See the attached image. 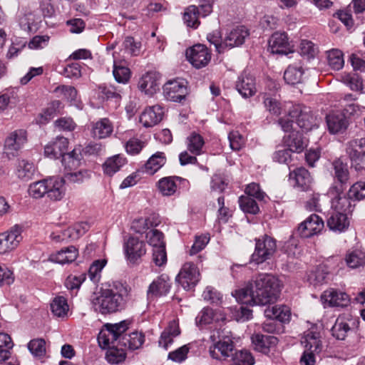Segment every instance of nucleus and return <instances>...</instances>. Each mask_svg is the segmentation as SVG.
<instances>
[{"label": "nucleus", "instance_id": "1", "mask_svg": "<svg viewBox=\"0 0 365 365\" xmlns=\"http://www.w3.org/2000/svg\"><path fill=\"white\" fill-rule=\"evenodd\" d=\"M279 292V281L277 277L259 274L245 287L236 290L233 295L242 304L264 306L275 302Z\"/></svg>", "mask_w": 365, "mask_h": 365}, {"label": "nucleus", "instance_id": "2", "mask_svg": "<svg viewBox=\"0 0 365 365\" xmlns=\"http://www.w3.org/2000/svg\"><path fill=\"white\" fill-rule=\"evenodd\" d=\"M255 247L251 255V262L262 264L271 259L277 252V240L267 235L255 239Z\"/></svg>", "mask_w": 365, "mask_h": 365}, {"label": "nucleus", "instance_id": "3", "mask_svg": "<svg viewBox=\"0 0 365 365\" xmlns=\"http://www.w3.org/2000/svg\"><path fill=\"white\" fill-rule=\"evenodd\" d=\"M123 249L125 260L129 266L140 264L147 252L145 241L131 235L124 237Z\"/></svg>", "mask_w": 365, "mask_h": 365}, {"label": "nucleus", "instance_id": "4", "mask_svg": "<svg viewBox=\"0 0 365 365\" xmlns=\"http://www.w3.org/2000/svg\"><path fill=\"white\" fill-rule=\"evenodd\" d=\"M331 166L335 182L329 187L328 195H339L344 191L349 183V166L347 163L344 162L341 158L334 160Z\"/></svg>", "mask_w": 365, "mask_h": 365}, {"label": "nucleus", "instance_id": "5", "mask_svg": "<svg viewBox=\"0 0 365 365\" xmlns=\"http://www.w3.org/2000/svg\"><path fill=\"white\" fill-rule=\"evenodd\" d=\"M91 302L93 309L102 314L114 312V294L110 284L103 283L98 294H94Z\"/></svg>", "mask_w": 365, "mask_h": 365}, {"label": "nucleus", "instance_id": "6", "mask_svg": "<svg viewBox=\"0 0 365 365\" xmlns=\"http://www.w3.org/2000/svg\"><path fill=\"white\" fill-rule=\"evenodd\" d=\"M210 340L212 344L209 347V353L212 359L222 361L234 356L235 344L229 336L217 337L212 334Z\"/></svg>", "mask_w": 365, "mask_h": 365}, {"label": "nucleus", "instance_id": "7", "mask_svg": "<svg viewBox=\"0 0 365 365\" xmlns=\"http://www.w3.org/2000/svg\"><path fill=\"white\" fill-rule=\"evenodd\" d=\"M145 341V335L142 332L133 331L125 334L120 342L115 344V364L125 361L126 349L135 350L141 347Z\"/></svg>", "mask_w": 365, "mask_h": 365}, {"label": "nucleus", "instance_id": "8", "mask_svg": "<svg viewBox=\"0 0 365 365\" xmlns=\"http://www.w3.org/2000/svg\"><path fill=\"white\" fill-rule=\"evenodd\" d=\"M28 141L27 131L16 129L8 134L4 140V153L8 158L17 156Z\"/></svg>", "mask_w": 365, "mask_h": 365}, {"label": "nucleus", "instance_id": "9", "mask_svg": "<svg viewBox=\"0 0 365 365\" xmlns=\"http://www.w3.org/2000/svg\"><path fill=\"white\" fill-rule=\"evenodd\" d=\"M289 115L292 118H295V123L305 132L318 126V120L309 107L303 105L294 106L289 110Z\"/></svg>", "mask_w": 365, "mask_h": 365}, {"label": "nucleus", "instance_id": "10", "mask_svg": "<svg viewBox=\"0 0 365 365\" xmlns=\"http://www.w3.org/2000/svg\"><path fill=\"white\" fill-rule=\"evenodd\" d=\"M97 341L99 347L106 350L108 362L114 364V324H105L98 333Z\"/></svg>", "mask_w": 365, "mask_h": 365}, {"label": "nucleus", "instance_id": "11", "mask_svg": "<svg viewBox=\"0 0 365 365\" xmlns=\"http://www.w3.org/2000/svg\"><path fill=\"white\" fill-rule=\"evenodd\" d=\"M23 227L15 225L6 232L0 233V255L8 253L16 249L22 240Z\"/></svg>", "mask_w": 365, "mask_h": 365}, {"label": "nucleus", "instance_id": "12", "mask_svg": "<svg viewBox=\"0 0 365 365\" xmlns=\"http://www.w3.org/2000/svg\"><path fill=\"white\" fill-rule=\"evenodd\" d=\"M176 282L185 290L195 287L200 280V272L197 266L192 262H186L176 276Z\"/></svg>", "mask_w": 365, "mask_h": 365}, {"label": "nucleus", "instance_id": "13", "mask_svg": "<svg viewBox=\"0 0 365 365\" xmlns=\"http://www.w3.org/2000/svg\"><path fill=\"white\" fill-rule=\"evenodd\" d=\"M185 55L187 61L196 68L206 66L211 59L207 48L200 43L187 48Z\"/></svg>", "mask_w": 365, "mask_h": 365}, {"label": "nucleus", "instance_id": "14", "mask_svg": "<svg viewBox=\"0 0 365 365\" xmlns=\"http://www.w3.org/2000/svg\"><path fill=\"white\" fill-rule=\"evenodd\" d=\"M348 153L356 170L365 169V138L351 140L349 143Z\"/></svg>", "mask_w": 365, "mask_h": 365}, {"label": "nucleus", "instance_id": "15", "mask_svg": "<svg viewBox=\"0 0 365 365\" xmlns=\"http://www.w3.org/2000/svg\"><path fill=\"white\" fill-rule=\"evenodd\" d=\"M187 93V86L182 79L169 81L163 86V94L168 101L182 103Z\"/></svg>", "mask_w": 365, "mask_h": 365}, {"label": "nucleus", "instance_id": "16", "mask_svg": "<svg viewBox=\"0 0 365 365\" xmlns=\"http://www.w3.org/2000/svg\"><path fill=\"white\" fill-rule=\"evenodd\" d=\"M324 227V220L319 215L312 214L299 225L297 232L300 237L308 238L319 233Z\"/></svg>", "mask_w": 365, "mask_h": 365}, {"label": "nucleus", "instance_id": "17", "mask_svg": "<svg viewBox=\"0 0 365 365\" xmlns=\"http://www.w3.org/2000/svg\"><path fill=\"white\" fill-rule=\"evenodd\" d=\"M252 344L255 351L267 355L277 346L279 340L272 335L254 334L251 336Z\"/></svg>", "mask_w": 365, "mask_h": 365}, {"label": "nucleus", "instance_id": "18", "mask_svg": "<svg viewBox=\"0 0 365 365\" xmlns=\"http://www.w3.org/2000/svg\"><path fill=\"white\" fill-rule=\"evenodd\" d=\"M321 298L324 307H346L351 301L346 293L334 289L325 291Z\"/></svg>", "mask_w": 365, "mask_h": 365}, {"label": "nucleus", "instance_id": "19", "mask_svg": "<svg viewBox=\"0 0 365 365\" xmlns=\"http://www.w3.org/2000/svg\"><path fill=\"white\" fill-rule=\"evenodd\" d=\"M235 88L239 93L245 98L253 96L256 92L255 78L244 71L236 81Z\"/></svg>", "mask_w": 365, "mask_h": 365}, {"label": "nucleus", "instance_id": "20", "mask_svg": "<svg viewBox=\"0 0 365 365\" xmlns=\"http://www.w3.org/2000/svg\"><path fill=\"white\" fill-rule=\"evenodd\" d=\"M269 46L272 53L287 55L292 52V47L285 33L276 32L269 40Z\"/></svg>", "mask_w": 365, "mask_h": 365}, {"label": "nucleus", "instance_id": "21", "mask_svg": "<svg viewBox=\"0 0 365 365\" xmlns=\"http://www.w3.org/2000/svg\"><path fill=\"white\" fill-rule=\"evenodd\" d=\"M160 75L156 71H149L139 80L138 88L147 95L152 96L159 90Z\"/></svg>", "mask_w": 365, "mask_h": 365}, {"label": "nucleus", "instance_id": "22", "mask_svg": "<svg viewBox=\"0 0 365 365\" xmlns=\"http://www.w3.org/2000/svg\"><path fill=\"white\" fill-rule=\"evenodd\" d=\"M68 145V140L66 138L58 136L45 146V155L51 159H58L66 153Z\"/></svg>", "mask_w": 365, "mask_h": 365}, {"label": "nucleus", "instance_id": "23", "mask_svg": "<svg viewBox=\"0 0 365 365\" xmlns=\"http://www.w3.org/2000/svg\"><path fill=\"white\" fill-rule=\"evenodd\" d=\"M289 180L294 181V186L302 191L308 190L312 183V178L309 172L304 168L300 167L291 171Z\"/></svg>", "mask_w": 365, "mask_h": 365}, {"label": "nucleus", "instance_id": "24", "mask_svg": "<svg viewBox=\"0 0 365 365\" xmlns=\"http://www.w3.org/2000/svg\"><path fill=\"white\" fill-rule=\"evenodd\" d=\"M163 115V108L159 105H155L143 112L140 121L145 128L153 127L162 120Z\"/></svg>", "mask_w": 365, "mask_h": 365}, {"label": "nucleus", "instance_id": "25", "mask_svg": "<svg viewBox=\"0 0 365 365\" xmlns=\"http://www.w3.org/2000/svg\"><path fill=\"white\" fill-rule=\"evenodd\" d=\"M65 179L59 177H52L48 179L47 196L51 200L59 201L65 195Z\"/></svg>", "mask_w": 365, "mask_h": 365}, {"label": "nucleus", "instance_id": "26", "mask_svg": "<svg viewBox=\"0 0 365 365\" xmlns=\"http://www.w3.org/2000/svg\"><path fill=\"white\" fill-rule=\"evenodd\" d=\"M329 131L332 134L343 133L348 127L349 122L344 113H335L327 115Z\"/></svg>", "mask_w": 365, "mask_h": 365}, {"label": "nucleus", "instance_id": "27", "mask_svg": "<svg viewBox=\"0 0 365 365\" xmlns=\"http://www.w3.org/2000/svg\"><path fill=\"white\" fill-rule=\"evenodd\" d=\"M170 282L168 276L162 274L154 280L149 286L148 296H162L168 293Z\"/></svg>", "mask_w": 365, "mask_h": 365}, {"label": "nucleus", "instance_id": "28", "mask_svg": "<svg viewBox=\"0 0 365 365\" xmlns=\"http://www.w3.org/2000/svg\"><path fill=\"white\" fill-rule=\"evenodd\" d=\"M249 36L248 30L245 26H237L225 38V48H232L235 46H241Z\"/></svg>", "mask_w": 365, "mask_h": 365}, {"label": "nucleus", "instance_id": "29", "mask_svg": "<svg viewBox=\"0 0 365 365\" xmlns=\"http://www.w3.org/2000/svg\"><path fill=\"white\" fill-rule=\"evenodd\" d=\"M36 172L35 165L29 160H18L15 174L16 177L23 181H29L32 179Z\"/></svg>", "mask_w": 365, "mask_h": 365}, {"label": "nucleus", "instance_id": "30", "mask_svg": "<svg viewBox=\"0 0 365 365\" xmlns=\"http://www.w3.org/2000/svg\"><path fill=\"white\" fill-rule=\"evenodd\" d=\"M349 225L346 214L333 211L327 219V226L333 231H345Z\"/></svg>", "mask_w": 365, "mask_h": 365}, {"label": "nucleus", "instance_id": "31", "mask_svg": "<svg viewBox=\"0 0 365 365\" xmlns=\"http://www.w3.org/2000/svg\"><path fill=\"white\" fill-rule=\"evenodd\" d=\"M284 143L292 153H301L306 147L302 134L299 132H292L284 137Z\"/></svg>", "mask_w": 365, "mask_h": 365}, {"label": "nucleus", "instance_id": "32", "mask_svg": "<svg viewBox=\"0 0 365 365\" xmlns=\"http://www.w3.org/2000/svg\"><path fill=\"white\" fill-rule=\"evenodd\" d=\"M77 256L78 250L74 246H69L51 255L50 259L52 262L63 264L73 262Z\"/></svg>", "mask_w": 365, "mask_h": 365}, {"label": "nucleus", "instance_id": "33", "mask_svg": "<svg viewBox=\"0 0 365 365\" xmlns=\"http://www.w3.org/2000/svg\"><path fill=\"white\" fill-rule=\"evenodd\" d=\"M130 288L126 283H115V312L125 307L130 299Z\"/></svg>", "mask_w": 365, "mask_h": 365}, {"label": "nucleus", "instance_id": "34", "mask_svg": "<svg viewBox=\"0 0 365 365\" xmlns=\"http://www.w3.org/2000/svg\"><path fill=\"white\" fill-rule=\"evenodd\" d=\"M344 192L339 195H329L331 197V208L334 211L340 212L346 214V212H351L353 210L351 200L349 196L347 197L344 195L342 196Z\"/></svg>", "mask_w": 365, "mask_h": 365}, {"label": "nucleus", "instance_id": "35", "mask_svg": "<svg viewBox=\"0 0 365 365\" xmlns=\"http://www.w3.org/2000/svg\"><path fill=\"white\" fill-rule=\"evenodd\" d=\"M264 315L270 319H276L282 323L288 322L290 319V311L286 306L282 307H272V308H267L264 310Z\"/></svg>", "mask_w": 365, "mask_h": 365}, {"label": "nucleus", "instance_id": "36", "mask_svg": "<svg viewBox=\"0 0 365 365\" xmlns=\"http://www.w3.org/2000/svg\"><path fill=\"white\" fill-rule=\"evenodd\" d=\"M166 163V157L164 153L157 152L153 154L144 165L145 172L149 175H153Z\"/></svg>", "mask_w": 365, "mask_h": 365}, {"label": "nucleus", "instance_id": "37", "mask_svg": "<svg viewBox=\"0 0 365 365\" xmlns=\"http://www.w3.org/2000/svg\"><path fill=\"white\" fill-rule=\"evenodd\" d=\"M113 131L112 123L107 118H103L93 123L92 127V135L96 138H105Z\"/></svg>", "mask_w": 365, "mask_h": 365}, {"label": "nucleus", "instance_id": "38", "mask_svg": "<svg viewBox=\"0 0 365 365\" xmlns=\"http://www.w3.org/2000/svg\"><path fill=\"white\" fill-rule=\"evenodd\" d=\"M176 176L164 177L158 182V187L164 196L173 195L178 189Z\"/></svg>", "mask_w": 365, "mask_h": 365}, {"label": "nucleus", "instance_id": "39", "mask_svg": "<svg viewBox=\"0 0 365 365\" xmlns=\"http://www.w3.org/2000/svg\"><path fill=\"white\" fill-rule=\"evenodd\" d=\"M303 73L302 67L290 65L284 73V79L287 84L295 85L302 82Z\"/></svg>", "mask_w": 365, "mask_h": 365}, {"label": "nucleus", "instance_id": "40", "mask_svg": "<svg viewBox=\"0 0 365 365\" xmlns=\"http://www.w3.org/2000/svg\"><path fill=\"white\" fill-rule=\"evenodd\" d=\"M61 158L62 165L65 168L71 170L79 166L81 155L79 150L73 149L70 153H66Z\"/></svg>", "mask_w": 365, "mask_h": 365}, {"label": "nucleus", "instance_id": "41", "mask_svg": "<svg viewBox=\"0 0 365 365\" xmlns=\"http://www.w3.org/2000/svg\"><path fill=\"white\" fill-rule=\"evenodd\" d=\"M187 140L188 150L194 155H200L205 144L202 136L196 132H192Z\"/></svg>", "mask_w": 365, "mask_h": 365}, {"label": "nucleus", "instance_id": "42", "mask_svg": "<svg viewBox=\"0 0 365 365\" xmlns=\"http://www.w3.org/2000/svg\"><path fill=\"white\" fill-rule=\"evenodd\" d=\"M351 328L343 319H337L333 325L331 331L332 336L338 340H344Z\"/></svg>", "mask_w": 365, "mask_h": 365}, {"label": "nucleus", "instance_id": "43", "mask_svg": "<svg viewBox=\"0 0 365 365\" xmlns=\"http://www.w3.org/2000/svg\"><path fill=\"white\" fill-rule=\"evenodd\" d=\"M51 309L53 314L58 317L66 315L68 311L67 300L64 297L58 296L53 299L51 303Z\"/></svg>", "mask_w": 365, "mask_h": 365}, {"label": "nucleus", "instance_id": "44", "mask_svg": "<svg viewBox=\"0 0 365 365\" xmlns=\"http://www.w3.org/2000/svg\"><path fill=\"white\" fill-rule=\"evenodd\" d=\"M232 359L234 365H254L255 362L252 353L246 349L234 351Z\"/></svg>", "mask_w": 365, "mask_h": 365}, {"label": "nucleus", "instance_id": "45", "mask_svg": "<svg viewBox=\"0 0 365 365\" xmlns=\"http://www.w3.org/2000/svg\"><path fill=\"white\" fill-rule=\"evenodd\" d=\"M29 194L33 198L38 199L47 195L48 179L35 182L29 185Z\"/></svg>", "mask_w": 365, "mask_h": 365}, {"label": "nucleus", "instance_id": "46", "mask_svg": "<svg viewBox=\"0 0 365 365\" xmlns=\"http://www.w3.org/2000/svg\"><path fill=\"white\" fill-rule=\"evenodd\" d=\"M239 204L244 212L256 215L259 211L257 203L250 196H241L239 198Z\"/></svg>", "mask_w": 365, "mask_h": 365}, {"label": "nucleus", "instance_id": "47", "mask_svg": "<svg viewBox=\"0 0 365 365\" xmlns=\"http://www.w3.org/2000/svg\"><path fill=\"white\" fill-rule=\"evenodd\" d=\"M327 58L329 65L334 70H339L344 66L343 53L339 49L329 51Z\"/></svg>", "mask_w": 365, "mask_h": 365}, {"label": "nucleus", "instance_id": "48", "mask_svg": "<svg viewBox=\"0 0 365 365\" xmlns=\"http://www.w3.org/2000/svg\"><path fill=\"white\" fill-rule=\"evenodd\" d=\"M91 177V172L87 170H81L78 172H71L64 175L65 181L72 183H81Z\"/></svg>", "mask_w": 365, "mask_h": 365}, {"label": "nucleus", "instance_id": "49", "mask_svg": "<svg viewBox=\"0 0 365 365\" xmlns=\"http://www.w3.org/2000/svg\"><path fill=\"white\" fill-rule=\"evenodd\" d=\"M90 228V225L86 222H81L72 227H68L66 234L71 236V240H78L83 236Z\"/></svg>", "mask_w": 365, "mask_h": 365}, {"label": "nucleus", "instance_id": "50", "mask_svg": "<svg viewBox=\"0 0 365 365\" xmlns=\"http://www.w3.org/2000/svg\"><path fill=\"white\" fill-rule=\"evenodd\" d=\"M30 352L37 357H41L46 354V341L43 339H34L28 344Z\"/></svg>", "mask_w": 365, "mask_h": 365}, {"label": "nucleus", "instance_id": "51", "mask_svg": "<svg viewBox=\"0 0 365 365\" xmlns=\"http://www.w3.org/2000/svg\"><path fill=\"white\" fill-rule=\"evenodd\" d=\"M197 7L195 6H190L184 13L183 20L189 27L197 28L200 22L198 21Z\"/></svg>", "mask_w": 365, "mask_h": 365}, {"label": "nucleus", "instance_id": "52", "mask_svg": "<svg viewBox=\"0 0 365 365\" xmlns=\"http://www.w3.org/2000/svg\"><path fill=\"white\" fill-rule=\"evenodd\" d=\"M107 261L106 259H98L94 261L88 269V277L94 283L98 282L100 279V273L105 267Z\"/></svg>", "mask_w": 365, "mask_h": 365}, {"label": "nucleus", "instance_id": "53", "mask_svg": "<svg viewBox=\"0 0 365 365\" xmlns=\"http://www.w3.org/2000/svg\"><path fill=\"white\" fill-rule=\"evenodd\" d=\"M346 262L349 267L357 268L365 264V255L359 251L352 252L346 256Z\"/></svg>", "mask_w": 365, "mask_h": 365}, {"label": "nucleus", "instance_id": "54", "mask_svg": "<svg viewBox=\"0 0 365 365\" xmlns=\"http://www.w3.org/2000/svg\"><path fill=\"white\" fill-rule=\"evenodd\" d=\"M131 76V72L128 66L115 61V81L125 84L128 83Z\"/></svg>", "mask_w": 365, "mask_h": 365}, {"label": "nucleus", "instance_id": "55", "mask_svg": "<svg viewBox=\"0 0 365 365\" xmlns=\"http://www.w3.org/2000/svg\"><path fill=\"white\" fill-rule=\"evenodd\" d=\"M123 46L131 56H138L140 53L141 42L135 41L132 36H127L123 42Z\"/></svg>", "mask_w": 365, "mask_h": 365}, {"label": "nucleus", "instance_id": "56", "mask_svg": "<svg viewBox=\"0 0 365 365\" xmlns=\"http://www.w3.org/2000/svg\"><path fill=\"white\" fill-rule=\"evenodd\" d=\"M148 242L153 248L160 246H165V242L163 240V233L158 230H151L146 234Z\"/></svg>", "mask_w": 365, "mask_h": 365}, {"label": "nucleus", "instance_id": "57", "mask_svg": "<svg viewBox=\"0 0 365 365\" xmlns=\"http://www.w3.org/2000/svg\"><path fill=\"white\" fill-rule=\"evenodd\" d=\"M291 153L292 152L287 147L279 146L273 153V160L279 163L289 164L292 161Z\"/></svg>", "mask_w": 365, "mask_h": 365}, {"label": "nucleus", "instance_id": "58", "mask_svg": "<svg viewBox=\"0 0 365 365\" xmlns=\"http://www.w3.org/2000/svg\"><path fill=\"white\" fill-rule=\"evenodd\" d=\"M207 41L213 44L218 53L224 52L225 49V40L222 41L221 32L220 30H215L212 33L207 34Z\"/></svg>", "mask_w": 365, "mask_h": 365}, {"label": "nucleus", "instance_id": "59", "mask_svg": "<svg viewBox=\"0 0 365 365\" xmlns=\"http://www.w3.org/2000/svg\"><path fill=\"white\" fill-rule=\"evenodd\" d=\"M348 196L356 200H361L365 197V182H357L352 185L349 190Z\"/></svg>", "mask_w": 365, "mask_h": 365}, {"label": "nucleus", "instance_id": "60", "mask_svg": "<svg viewBox=\"0 0 365 365\" xmlns=\"http://www.w3.org/2000/svg\"><path fill=\"white\" fill-rule=\"evenodd\" d=\"M59 73L68 78H78L81 76V66L78 63H72L63 67Z\"/></svg>", "mask_w": 365, "mask_h": 365}, {"label": "nucleus", "instance_id": "61", "mask_svg": "<svg viewBox=\"0 0 365 365\" xmlns=\"http://www.w3.org/2000/svg\"><path fill=\"white\" fill-rule=\"evenodd\" d=\"M153 262L158 267H162L167 262V252L165 246L153 248Z\"/></svg>", "mask_w": 365, "mask_h": 365}, {"label": "nucleus", "instance_id": "62", "mask_svg": "<svg viewBox=\"0 0 365 365\" xmlns=\"http://www.w3.org/2000/svg\"><path fill=\"white\" fill-rule=\"evenodd\" d=\"M214 312L210 307L204 308L196 317L195 322L197 326L210 324L213 320Z\"/></svg>", "mask_w": 365, "mask_h": 365}, {"label": "nucleus", "instance_id": "63", "mask_svg": "<svg viewBox=\"0 0 365 365\" xmlns=\"http://www.w3.org/2000/svg\"><path fill=\"white\" fill-rule=\"evenodd\" d=\"M133 322L132 319H127L115 323V342H120L125 335L123 334L129 329Z\"/></svg>", "mask_w": 365, "mask_h": 365}, {"label": "nucleus", "instance_id": "64", "mask_svg": "<svg viewBox=\"0 0 365 365\" xmlns=\"http://www.w3.org/2000/svg\"><path fill=\"white\" fill-rule=\"evenodd\" d=\"M190 348L187 345H183L176 350L171 351L168 354V359L175 361L182 362L187 358Z\"/></svg>", "mask_w": 365, "mask_h": 365}]
</instances>
